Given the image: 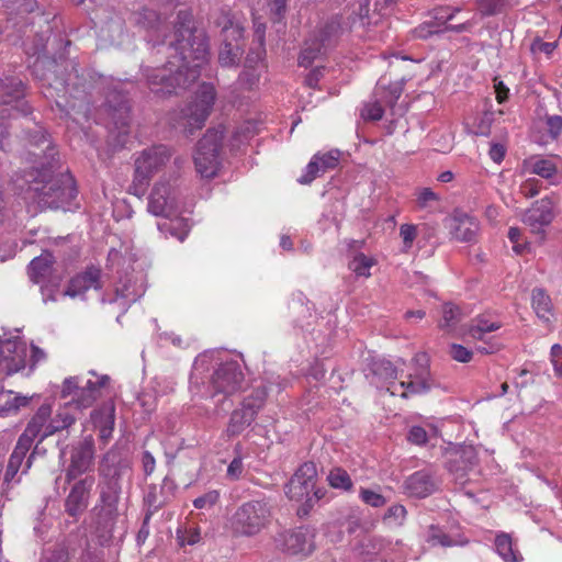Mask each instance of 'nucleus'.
<instances>
[{
    "mask_svg": "<svg viewBox=\"0 0 562 562\" xmlns=\"http://www.w3.org/2000/svg\"><path fill=\"white\" fill-rule=\"evenodd\" d=\"M130 109L125 103H121L117 109H114L112 120L114 128L117 130L119 143L123 145L125 137L128 135L130 124Z\"/></svg>",
    "mask_w": 562,
    "mask_h": 562,
    "instance_id": "nucleus-39",
    "label": "nucleus"
},
{
    "mask_svg": "<svg viewBox=\"0 0 562 562\" xmlns=\"http://www.w3.org/2000/svg\"><path fill=\"white\" fill-rule=\"evenodd\" d=\"M54 257L49 251L42 252L29 265V277L34 283H42L52 274Z\"/></svg>",
    "mask_w": 562,
    "mask_h": 562,
    "instance_id": "nucleus-28",
    "label": "nucleus"
},
{
    "mask_svg": "<svg viewBox=\"0 0 562 562\" xmlns=\"http://www.w3.org/2000/svg\"><path fill=\"white\" fill-rule=\"evenodd\" d=\"M339 32V24L331 21L315 31L304 43L299 56V65L310 67L314 60L325 54Z\"/></svg>",
    "mask_w": 562,
    "mask_h": 562,
    "instance_id": "nucleus-11",
    "label": "nucleus"
},
{
    "mask_svg": "<svg viewBox=\"0 0 562 562\" xmlns=\"http://www.w3.org/2000/svg\"><path fill=\"white\" fill-rule=\"evenodd\" d=\"M221 27L223 46L218 54V61L224 67L236 66L243 55L244 20L228 8H221L214 20Z\"/></svg>",
    "mask_w": 562,
    "mask_h": 562,
    "instance_id": "nucleus-3",
    "label": "nucleus"
},
{
    "mask_svg": "<svg viewBox=\"0 0 562 562\" xmlns=\"http://www.w3.org/2000/svg\"><path fill=\"white\" fill-rule=\"evenodd\" d=\"M376 94L381 97L382 101L393 106L402 94V87L400 85L391 86L387 90L384 88L382 80L378 82Z\"/></svg>",
    "mask_w": 562,
    "mask_h": 562,
    "instance_id": "nucleus-46",
    "label": "nucleus"
},
{
    "mask_svg": "<svg viewBox=\"0 0 562 562\" xmlns=\"http://www.w3.org/2000/svg\"><path fill=\"white\" fill-rule=\"evenodd\" d=\"M531 301L537 316L544 323H549L553 315L550 296L542 289H535L532 291Z\"/></svg>",
    "mask_w": 562,
    "mask_h": 562,
    "instance_id": "nucleus-34",
    "label": "nucleus"
},
{
    "mask_svg": "<svg viewBox=\"0 0 562 562\" xmlns=\"http://www.w3.org/2000/svg\"><path fill=\"white\" fill-rule=\"evenodd\" d=\"M383 113V106L379 101L369 102L361 110V116L364 120L379 121L382 119Z\"/></svg>",
    "mask_w": 562,
    "mask_h": 562,
    "instance_id": "nucleus-52",
    "label": "nucleus"
},
{
    "mask_svg": "<svg viewBox=\"0 0 562 562\" xmlns=\"http://www.w3.org/2000/svg\"><path fill=\"white\" fill-rule=\"evenodd\" d=\"M327 481L329 485L334 488H340L344 491H349L352 487V481L348 472L341 468H334L330 470Z\"/></svg>",
    "mask_w": 562,
    "mask_h": 562,
    "instance_id": "nucleus-44",
    "label": "nucleus"
},
{
    "mask_svg": "<svg viewBox=\"0 0 562 562\" xmlns=\"http://www.w3.org/2000/svg\"><path fill=\"white\" fill-rule=\"evenodd\" d=\"M77 196L75 180L69 173H60L47 180L35 179L25 191V199L41 209H66Z\"/></svg>",
    "mask_w": 562,
    "mask_h": 562,
    "instance_id": "nucleus-2",
    "label": "nucleus"
},
{
    "mask_svg": "<svg viewBox=\"0 0 562 562\" xmlns=\"http://www.w3.org/2000/svg\"><path fill=\"white\" fill-rule=\"evenodd\" d=\"M43 302L46 304L48 302H56L59 295H63L59 291V283L55 282L53 284H45L41 286Z\"/></svg>",
    "mask_w": 562,
    "mask_h": 562,
    "instance_id": "nucleus-59",
    "label": "nucleus"
},
{
    "mask_svg": "<svg viewBox=\"0 0 562 562\" xmlns=\"http://www.w3.org/2000/svg\"><path fill=\"white\" fill-rule=\"evenodd\" d=\"M256 419L254 413L246 412L243 408L234 409L231 414L224 435L231 439L239 436Z\"/></svg>",
    "mask_w": 562,
    "mask_h": 562,
    "instance_id": "nucleus-29",
    "label": "nucleus"
},
{
    "mask_svg": "<svg viewBox=\"0 0 562 562\" xmlns=\"http://www.w3.org/2000/svg\"><path fill=\"white\" fill-rule=\"evenodd\" d=\"M501 328L497 322H491L483 316L475 318L469 327V335L476 340H484L486 334Z\"/></svg>",
    "mask_w": 562,
    "mask_h": 562,
    "instance_id": "nucleus-42",
    "label": "nucleus"
},
{
    "mask_svg": "<svg viewBox=\"0 0 562 562\" xmlns=\"http://www.w3.org/2000/svg\"><path fill=\"white\" fill-rule=\"evenodd\" d=\"M178 540L180 542V546L189 544L193 546L201 540V532L199 528H190L186 530L183 533H180L178 531Z\"/></svg>",
    "mask_w": 562,
    "mask_h": 562,
    "instance_id": "nucleus-58",
    "label": "nucleus"
},
{
    "mask_svg": "<svg viewBox=\"0 0 562 562\" xmlns=\"http://www.w3.org/2000/svg\"><path fill=\"white\" fill-rule=\"evenodd\" d=\"M316 476V465L313 462L303 463L286 484V496L292 501L305 502L307 506H313L323 496L319 490L315 491Z\"/></svg>",
    "mask_w": 562,
    "mask_h": 562,
    "instance_id": "nucleus-8",
    "label": "nucleus"
},
{
    "mask_svg": "<svg viewBox=\"0 0 562 562\" xmlns=\"http://www.w3.org/2000/svg\"><path fill=\"white\" fill-rule=\"evenodd\" d=\"M100 278L101 270L95 267H90L85 272L77 274L70 280L68 288L63 292V296L76 297L90 289H100Z\"/></svg>",
    "mask_w": 562,
    "mask_h": 562,
    "instance_id": "nucleus-24",
    "label": "nucleus"
},
{
    "mask_svg": "<svg viewBox=\"0 0 562 562\" xmlns=\"http://www.w3.org/2000/svg\"><path fill=\"white\" fill-rule=\"evenodd\" d=\"M171 157L165 145L146 148L135 159V173L130 192L140 196L145 193L151 177L158 172Z\"/></svg>",
    "mask_w": 562,
    "mask_h": 562,
    "instance_id": "nucleus-5",
    "label": "nucleus"
},
{
    "mask_svg": "<svg viewBox=\"0 0 562 562\" xmlns=\"http://www.w3.org/2000/svg\"><path fill=\"white\" fill-rule=\"evenodd\" d=\"M244 383V373L236 361H226L214 370L210 378V392L206 395L223 394L225 397L240 391Z\"/></svg>",
    "mask_w": 562,
    "mask_h": 562,
    "instance_id": "nucleus-10",
    "label": "nucleus"
},
{
    "mask_svg": "<svg viewBox=\"0 0 562 562\" xmlns=\"http://www.w3.org/2000/svg\"><path fill=\"white\" fill-rule=\"evenodd\" d=\"M555 217V202L551 198H542L536 201L529 207L522 217V222L536 236L538 243L546 239V227L549 226Z\"/></svg>",
    "mask_w": 562,
    "mask_h": 562,
    "instance_id": "nucleus-12",
    "label": "nucleus"
},
{
    "mask_svg": "<svg viewBox=\"0 0 562 562\" xmlns=\"http://www.w3.org/2000/svg\"><path fill=\"white\" fill-rule=\"evenodd\" d=\"M166 14L167 8L164 12H158L154 9L144 7L133 13L132 20L135 25L154 35L156 40H159L160 37H166Z\"/></svg>",
    "mask_w": 562,
    "mask_h": 562,
    "instance_id": "nucleus-22",
    "label": "nucleus"
},
{
    "mask_svg": "<svg viewBox=\"0 0 562 562\" xmlns=\"http://www.w3.org/2000/svg\"><path fill=\"white\" fill-rule=\"evenodd\" d=\"M218 493L211 491L193 501V505L198 509L207 508L213 506L218 501Z\"/></svg>",
    "mask_w": 562,
    "mask_h": 562,
    "instance_id": "nucleus-60",
    "label": "nucleus"
},
{
    "mask_svg": "<svg viewBox=\"0 0 562 562\" xmlns=\"http://www.w3.org/2000/svg\"><path fill=\"white\" fill-rule=\"evenodd\" d=\"M549 133L552 137H557L562 132V116L552 115L547 119Z\"/></svg>",
    "mask_w": 562,
    "mask_h": 562,
    "instance_id": "nucleus-64",
    "label": "nucleus"
},
{
    "mask_svg": "<svg viewBox=\"0 0 562 562\" xmlns=\"http://www.w3.org/2000/svg\"><path fill=\"white\" fill-rule=\"evenodd\" d=\"M50 416L52 406L49 404L41 405L18 440L32 447L36 438L43 441L46 437L52 436L54 432H47L49 430L47 428L49 427Z\"/></svg>",
    "mask_w": 562,
    "mask_h": 562,
    "instance_id": "nucleus-18",
    "label": "nucleus"
},
{
    "mask_svg": "<svg viewBox=\"0 0 562 562\" xmlns=\"http://www.w3.org/2000/svg\"><path fill=\"white\" fill-rule=\"evenodd\" d=\"M426 541L432 547H456V546H465L468 540L461 536L452 537L446 533L442 529L437 526H429L426 533Z\"/></svg>",
    "mask_w": 562,
    "mask_h": 562,
    "instance_id": "nucleus-32",
    "label": "nucleus"
},
{
    "mask_svg": "<svg viewBox=\"0 0 562 562\" xmlns=\"http://www.w3.org/2000/svg\"><path fill=\"white\" fill-rule=\"evenodd\" d=\"M70 553L65 544H56L53 548L46 549L40 562H69Z\"/></svg>",
    "mask_w": 562,
    "mask_h": 562,
    "instance_id": "nucleus-45",
    "label": "nucleus"
},
{
    "mask_svg": "<svg viewBox=\"0 0 562 562\" xmlns=\"http://www.w3.org/2000/svg\"><path fill=\"white\" fill-rule=\"evenodd\" d=\"M439 200V195L430 188H422L416 192V203L419 209H430Z\"/></svg>",
    "mask_w": 562,
    "mask_h": 562,
    "instance_id": "nucleus-48",
    "label": "nucleus"
},
{
    "mask_svg": "<svg viewBox=\"0 0 562 562\" xmlns=\"http://www.w3.org/2000/svg\"><path fill=\"white\" fill-rule=\"evenodd\" d=\"M222 132L209 130L199 140L194 164L198 173L203 178H213L220 168V149L222 146Z\"/></svg>",
    "mask_w": 562,
    "mask_h": 562,
    "instance_id": "nucleus-9",
    "label": "nucleus"
},
{
    "mask_svg": "<svg viewBox=\"0 0 562 562\" xmlns=\"http://www.w3.org/2000/svg\"><path fill=\"white\" fill-rule=\"evenodd\" d=\"M340 158V151L338 149L330 150L325 154H319V165L322 172L334 169L337 167Z\"/></svg>",
    "mask_w": 562,
    "mask_h": 562,
    "instance_id": "nucleus-54",
    "label": "nucleus"
},
{
    "mask_svg": "<svg viewBox=\"0 0 562 562\" xmlns=\"http://www.w3.org/2000/svg\"><path fill=\"white\" fill-rule=\"evenodd\" d=\"M319 165V153L315 154L311 161L307 164L304 173L299 178L301 184H310L315 178L322 175Z\"/></svg>",
    "mask_w": 562,
    "mask_h": 562,
    "instance_id": "nucleus-47",
    "label": "nucleus"
},
{
    "mask_svg": "<svg viewBox=\"0 0 562 562\" xmlns=\"http://www.w3.org/2000/svg\"><path fill=\"white\" fill-rule=\"evenodd\" d=\"M77 413L75 406L67 401L57 411L55 417H50L49 420V429L47 432H57L59 430L66 429L70 427L77 419Z\"/></svg>",
    "mask_w": 562,
    "mask_h": 562,
    "instance_id": "nucleus-31",
    "label": "nucleus"
},
{
    "mask_svg": "<svg viewBox=\"0 0 562 562\" xmlns=\"http://www.w3.org/2000/svg\"><path fill=\"white\" fill-rule=\"evenodd\" d=\"M243 471L244 464L241 458H234L227 467V476L232 480H237L240 477Z\"/></svg>",
    "mask_w": 562,
    "mask_h": 562,
    "instance_id": "nucleus-63",
    "label": "nucleus"
},
{
    "mask_svg": "<svg viewBox=\"0 0 562 562\" xmlns=\"http://www.w3.org/2000/svg\"><path fill=\"white\" fill-rule=\"evenodd\" d=\"M400 236L403 239L404 247L408 249L412 247L417 236V227L413 224H402L400 227Z\"/></svg>",
    "mask_w": 562,
    "mask_h": 562,
    "instance_id": "nucleus-57",
    "label": "nucleus"
},
{
    "mask_svg": "<svg viewBox=\"0 0 562 562\" xmlns=\"http://www.w3.org/2000/svg\"><path fill=\"white\" fill-rule=\"evenodd\" d=\"M375 265V260L372 257H368L364 254H357L349 262V269L357 277L368 278L371 276L370 269Z\"/></svg>",
    "mask_w": 562,
    "mask_h": 562,
    "instance_id": "nucleus-43",
    "label": "nucleus"
},
{
    "mask_svg": "<svg viewBox=\"0 0 562 562\" xmlns=\"http://www.w3.org/2000/svg\"><path fill=\"white\" fill-rule=\"evenodd\" d=\"M29 350L24 341L5 339L0 341V366L9 374L19 372L27 363Z\"/></svg>",
    "mask_w": 562,
    "mask_h": 562,
    "instance_id": "nucleus-15",
    "label": "nucleus"
},
{
    "mask_svg": "<svg viewBox=\"0 0 562 562\" xmlns=\"http://www.w3.org/2000/svg\"><path fill=\"white\" fill-rule=\"evenodd\" d=\"M190 224L188 220L182 217H177L175 220H170L169 222H164L158 224V229L162 233H168L170 236L177 238L179 241H183L189 232Z\"/></svg>",
    "mask_w": 562,
    "mask_h": 562,
    "instance_id": "nucleus-38",
    "label": "nucleus"
},
{
    "mask_svg": "<svg viewBox=\"0 0 562 562\" xmlns=\"http://www.w3.org/2000/svg\"><path fill=\"white\" fill-rule=\"evenodd\" d=\"M108 381L106 375L95 381L87 380L85 383L78 376H70L64 380L60 396L64 400L70 397L68 401L75 406L76 411L81 412L93 405Z\"/></svg>",
    "mask_w": 562,
    "mask_h": 562,
    "instance_id": "nucleus-7",
    "label": "nucleus"
},
{
    "mask_svg": "<svg viewBox=\"0 0 562 562\" xmlns=\"http://www.w3.org/2000/svg\"><path fill=\"white\" fill-rule=\"evenodd\" d=\"M374 372L385 380H394L397 378V369L389 360H381L376 362Z\"/></svg>",
    "mask_w": 562,
    "mask_h": 562,
    "instance_id": "nucleus-55",
    "label": "nucleus"
},
{
    "mask_svg": "<svg viewBox=\"0 0 562 562\" xmlns=\"http://www.w3.org/2000/svg\"><path fill=\"white\" fill-rule=\"evenodd\" d=\"M30 403V397L15 394L14 396H9V398L1 406L0 412L3 414L16 413L21 407L27 406Z\"/></svg>",
    "mask_w": 562,
    "mask_h": 562,
    "instance_id": "nucleus-50",
    "label": "nucleus"
},
{
    "mask_svg": "<svg viewBox=\"0 0 562 562\" xmlns=\"http://www.w3.org/2000/svg\"><path fill=\"white\" fill-rule=\"evenodd\" d=\"M268 391L263 385L255 387L249 395H247L243 402L241 407L246 412L254 413V417H257L259 411L263 407L267 400Z\"/></svg>",
    "mask_w": 562,
    "mask_h": 562,
    "instance_id": "nucleus-37",
    "label": "nucleus"
},
{
    "mask_svg": "<svg viewBox=\"0 0 562 562\" xmlns=\"http://www.w3.org/2000/svg\"><path fill=\"white\" fill-rule=\"evenodd\" d=\"M526 165L530 172L544 179L552 178L557 173V165L552 159L535 157L526 161Z\"/></svg>",
    "mask_w": 562,
    "mask_h": 562,
    "instance_id": "nucleus-41",
    "label": "nucleus"
},
{
    "mask_svg": "<svg viewBox=\"0 0 562 562\" xmlns=\"http://www.w3.org/2000/svg\"><path fill=\"white\" fill-rule=\"evenodd\" d=\"M31 449L30 446L21 442L18 440L14 450L12 451L8 465L4 472L3 481L5 483L11 482H19L16 479V475L19 473V470L22 468V473H26L32 465V456L27 459V461L24 463V459L26 457V453Z\"/></svg>",
    "mask_w": 562,
    "mask_h": 562,
    "instance_id": "nucleus-27",
    "label": "nucleus"
},
{
    "mask_svg": "<svg viewBox=\"0 0 562 562\" xmlns=\"http://www.w3.org/2000/svg\"><path fill=\"white\" fill-rule=\"evenodd\" d=\"M211 353L204 352L194 360L191 376L190 390L193 394L201 393V385L204 384V373L209 370L211 363Z\"/></svg>",
    "mask_w": 562,
    "mask_h": 562,
    "instance_id": "nucleus-33",
    "label": "nucleus"
},
{
    "mask_svg": "<svg viewBox=\"0 0 562 562\" xmlns=\"http://www.w3.org/2000/svg\"><path fill=\"white\" fill-rule=\"evenodd\" d=\"M120 494L121 486L117 480H110L106 486L101 491V502L110 516L117 514Z\"/></svg>",
    "mask_w": 562,
    "mask_h": 562,
    "instance_id": "nucleus-35",
    "label": "nucleus"
},
{
    "mask_svg": "<svg viewBox=\"0 0 562 562\" xmlns=\"http://www.w3.org/2000/svg\"><path fill=\"white\" fill-rule=\"evenodd\" d=\"M95 484L93 475H87L76 481L65 499V510L70 516H77L86 510L89 504L90 492Z\"/></svg>",
    "mask_w": 562,
    "mask_h": 562,
    "instance_id": "nucleus-17",
    "label": "nucleus"
},
{
    "mask_svg": "<svg viewBox=\"0 0 562 562\" xmlns=\"http://www.w3.org/2000/svg\"><path fill=\"white\" fill-rule=\"evenodd\" d=\"M404 487L408 495L424 498L437 490V482L428 471L420 470L406 479Z\"/></svg>",
    "mask_w": 562,
    "mask_h": 562,
    "instance_id": "nucleus-26",
    "label": "nucleus"
},
{
    "mask_svg": "<svg viewBox=\"0 0 562 562\" xmlns=\"http://www.w3.org/2000/svg\"><path fill=\"white\" fill-rule=\"evenodd\" d=\"M495 547L499 557L505 562H521V554L514 548L513 540L507 533H499L495 538Z\"/></svg>",
    "mask_w": 562,
    "mask_h": 562,
    "instance_id": "nucleus-36",
    "label": "nucleus"
},
{
    "mask_svg": "<svg viewBox=\"0 0 562 562\" xmlns=\"http://www.w3.org/2000/svg\"><path fill=\"white\" fill-rule=\"evenodd\" d=\"M460 321V310L452 304H445L440 327L453 328Z\"/></svg>",
    "mask_w": 562,
    "mask_h": 562,
    "instance_id": "nucleus-49",
    "label": "nucleus"
},
{
    "mask_svg": "<svg viewBox=\"0 0 562 562\" xmlns=\"http://www.w3.org/2000/svg\"><path fill=\"white\" fill-rule=\"evenodd\" d=\"M415 36L419 38H428L432 34L441 33V29L435 27V24L429 22H424L418 27L414 30Z\"/></svg>",
    "mask_w": 562,
    "mask_h": 562,
    "instance_id": "nucleus-61",
    "label": "nucleus"
},
{
    "mask_svg": "<svg viewBox=\"0 0 562 562\" xmlns=\"http://www.w3.org/2000/svg\"><path fill=\"white\" fill-rule=\"evenodd\" d=\"M428 436L423 427L414 426L408 432V440L416 445H424L427 442Z\"/></svg>",
    "mask_w": 562,
    "mask_h": 562,
    "instance_id": "nucleus-62",
    "label": "nucleus"
},
{
    "mask_svg": "<svg viewBox=\"0 0 562 562\" xmlns=\"http://www.w3.org/2000/svg\"><path fill=\"white\" fill-rule=\"evenodd\" d=\"M445 226L453 239L460 243H474L480 232L477 220L467 213L454 211L445 220Z\"/></svg>",
    "mask_w": 562,
    "mask_h": 562,
    "instance_id": "nucleus-14",
    "label": "nucleus"
},
{
    "mask_svg": "<svg viewBox=\"0 0 562 562\" xmlns=\"http://www.w3.org/2000/svg\"><path fill=\"white\" fill-rule=\"evenodd\" d=\"M451 358L458 362L467 363L472 360L473 352L459 344H452L449 351Z\"/></svg>",
    "mask_w": 562,
    "mask_h": 562,
    "instance_id": "nucleus-56",
    "label": "nucleus"
},
{
    "mask_svg": "<svg viewBox=\"0 0 562 562\" xmlns=\"http://www.w3.org/2000/svg\"><path fill=\"white\" fill-rule=\"evenodd\" d=\"M449 5L437 7L431 11V23L435 27L441 29V33L445 32V26L448 21H451V14H448Z\"/></svg>",
    "mask_w": 562,
    "mask_h": 562,
    "instance_id": "nucleus-51",
    "label": "nucleus"
},
{
    "mask_svg": "<svg viewBox=\"0 0 562 562\" xmlns=\"http://www.w3.org/2000/svg\"><path fill=\"white\" fill-rule=\"evenodd\" d=\"M215 98V88L210 83H202L193 99L180 111L178 124L188 134L201 130L212 111Z\"/></svg>",
    "mask_w": 562,
    "mask_h": 562,
    "instance_id": "nucleus-6",
    "label": "nucleus"
},
{
    "mask_svg": "<svg viewBox=\"0 0 562 562\" xmlns=\"http://www.w3.org/2000/svg\"><path fill=\"white\" fill-rule=\"evenodd\" d=\"M94 465V441L87 436L74 446L70 451V463L66 469V482L70 483L85 473L90 472Z\"/></svg>",
    "mask_w": 562,
    "mask_h": 562,
    "instance_id": "nucleus-13",
    "label": "nucleus"
},
{
    "mask_svg": "<svg viewBox=\"0 0 562 562\" xmlns=\"http://www.w3.org/2000/svg\"><path fill=\"white\" fill-rule=\"evenodd\" d=\"M173 40L169 48L175 52L162 67L147 68L145 77L153 93L165 98L194 82L209 60V44L203 32L193 25L189 9H180L173 22Z\"/></svg>",
    "mask_w": 562,
    "mask_h": 562,
    "instance_id": "nucleus-1",
    "label": "nucleus"
},
{
    "mask_svg": "<svg viewBox=\"0 0 562 562\" xmlns=\"http://www.w3.org/2000/svg\"><path fill=\"white\" fill-rule=\"evenodd\" d=\"M24 97L23 83L18 78L0 79V105H12V110L26 113L25 103L22 102Z\"/></svg>",
    "mask_w": 562,
    "mask_h": 562,
    "instance_id": "nucleus-25",
    "label": "nucleus"
},
{
    "mask_svg": "<svg viewBox=\"0 0 562 562\" xmlns=\"http://www.w3.org/2000/svg\"><path fill=\"white\" fill-rule=\"evenodd\" d=\"M170 490L171 482H169L168 479L164 480V483L159 488L156 485L149 487L145 496V503L149 508V514L147 515L146 519H148L151 514L157 512L169 502L170 495L167 493V491L170 492Z\"/></svg>",
    "mask_w": 562,
    "mask_h": 562,
    "instance_id": "nucleus-30",
    "label": "nucleus"
},
{
    "mask_svg": "<svg viewBox=\"0 0 562 562\" xmlns=\"http://www.w3.org/2000/svg\"><path fill=\"white\" fill-rule=\"evenodd\" d=\"M475 2L479 13L483 18L501 14L507 8L517 4V2L513 0H475Z\"/></svg>",
    "mask_w": 562,
    "mask_h": 562,
    "instance_id": "nucleus-40",
    "label": "nucleus"
},
{
    "mask_svg": "<svg viewBox=\"0 0 562 562\" xmlns=\"http://www.w3.org/2000/svg\"><path fill=\"white\" fill-rule=\"evenodd\" d=\"M476 463L477 453L473 446H462L448 452L447 469L458 481H463Z\"/></svg>",
    "mask_w": 562,
    "mask_h": 562,
    "instance_id": "nucleus-21",
    "label": "nucleus"
},
{
    "mask_svg": "<svg viewBox=\"0 0 562 562\" xmlns=\"http://www.w3.org/2000/svg\"><path fill=\"white\" fill-rule=\"evenodd\" d=\"M408 378L407 381H402L397 384L392 382L387 387V392L393 396L397 395L408 398L413 395L425 394L432 387L430 374L426 369H422L418 373L409 374Z\"/></svg>",
    "mask_w": 562,
    "mask_h": 562,
    "instance_id": "nucleus-20",
    "label": "nucleus"
},
{
    "mask_svg": "<svg viewBox=\"0 0 562 562\" xmlns=\"http://www.w3.org/2000/svg\"><path fill=\"white\" fill-rule=\"evenodd\" d=\"M314 536L306 528L288 530L279 536V547L289 555L306 557L314 550Z\"/></svg>",
    "mask_w": 562,
    "mask_h": 562,
    "instance_id": "nucleus-16",
    "label": "nucleus"
},
{
    "mask_svg": "<svg viewBox=\"0 0 562 562\" xmlns=\"http://www.w3.org/2000/svg\"><path fill=\"white\" fill-rule=\"evenodd\" d=\"M148 212L155 216L169 217L176 209L175 189L170 183L157 182L148 198Z\"/></svg>",
    "mask_w": 562,
    "mask_h": 562,
    "instance_id": "nucleus-19",
    "label": "nucleus"
},
{
    "mask_svg": "<svg viewBox=\"0 0 562 562\" xmlns=\"http://www.w3.org/2000/svg\"><path fill=\"white\" fill-rule=\"evenodd\" d=\"M271 507L265 499H252L241 504L231 519L235 535L254 537L260 533L270 522Z\"/></svg>",
    "mask_w": 562,
    "mask_h": 562,
    "instance_id": "nucleus-4",
    "label": "nucleus"
},
{
    "mask_svg": "<svg viewBox=\"0 0 562 562\" xmlns=\"http://www.w3.org/2000/svg\"><path fill=\"white\" fill-rule=\"evenodd\" d=\"M91 422L99 431V438L106 443L112 437L115 425V406L112 402L102 404L99 408L91 412Z\"/></svg>",
    "mask_w": 562,
    "mask_h": 562,
    "instance_id": "nucleus-23",
    "label": "nucleus"
},
{
    "mask_svg": "<svg viewBox=\"0 0 562 562\" xmlns=\"http://www.w3.org/2000/svg\"><path fill=\"white\" fill-rule=\"evenodd\" d=\"M359 496L363 503L376 508L384 506L386 503L383 495L368 488H361Z\"/></svg>",
    "mask_w": 562,
    "mask_h": 562,
    "instance_id": "nucleus-53",
    "label": "nucleus"
}]
</instances>
